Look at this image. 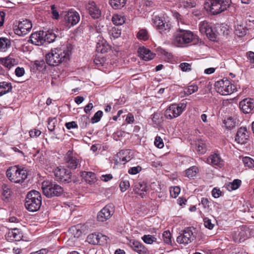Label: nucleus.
<instances>
[{"label":"nucleus","mask_w":254,"mask_h":254,"mask_svg":"<svg viewBox=\"0 0 254 254\" xmlns=\"http://www.w3.org/2000/svg\"><path fill=\"white\" fill-rule=\"evenodd\" d=\"M70 54L71 48L69 47L63 46L55 49L46 55V61L49 65L57 66L68 61Z\"/></svg>","instance_id":"1"},{"label":"nucleus","mask_w":254,"mask_h":254,"mask_svg":"<svg viewBox=\"0 0 254 254\" xmlns=\"http://www.w3.org/2000/svg\"><path fill=\"white\" fill-rule=\"evenodd\" d=\"M195 37V35L191 31L179 29L174 33L173 43L177 47H183L192 42Z\"/></svg>","instance_id":"2"},{"label":"nucleus","mask_w":254,"mask_h":254,"mask_svg":"<svg viewBox=\"0 0 254 254\" xmlns=\"http://www.w3.org/2000/svg\"><path fill=\"white\" fill-rule=\"evenodd\" d=\"M42 204V197L39 192L33 190L29 191L25 198V206L29 211L38 210Z\"/></svg>","instance_id":"3"},{"label":"nucleus","mask_w":254,"mask_h":254,"mask_svg":"<svg viewBox=\"0 0 254 254\" xmlns=\"http://www.w3.org/2000/svg\"><path fill=\"white\" fill-rule=\"evenodd\" d=\"M42 188L43 194L47 197L59 196L64 192L63 188L53 182L44 181Z\"/></svg>","instance_id":"4"},{"label":"nucleus","mask_w":254,"mask_h":254,"mask_svg":"<svg viewBox=\"0 0 254 254\" xmlns=\"http://www.w3.org/2000/svg\"><path fill=\"white\" fill-rule=\"evenodd\" d=\"M8 179L15 183H21L25 180L27 177L26 171L20 169L17 166L9 168L6 172Z\"/></svg>","instance_id":"5"},{"label":"nucleus","mask_w":254,"mask_h":254,"mask_svg":"<svg viewBox=\"0 0 254 254\" xmlns=\"http://www.w3.org/2000/svg\"><path fill=\"white\" fill-rule=\"evenodd\" d=\"M230 0H211L205 4V7H209L211 13L216 15L226 10L230 5Z\"/></svg>","instance_id":"6"},{"label":"nucleus","mask_w":254,"mask_h":254,"mask_svg":"<svg viewBox=\"0 0 254 254\" xmlns=\"http://www.w3.org/2000/svg\"><path fill=\"white\" fill-rule=\"evenodd\" d=\"M215 87L217 92L222 95H230L233 93L236 87L228 79H222L215 83Z\"/></svg>","instance_id":"7"},{"label":"nucleus","mask_w":254,"mask_h":254,"mask_svg":"<svg viewBox=\"0 0 254 254\" xmlns=\"http://www.w3.org/2000/svg\"><path fill=\"white\" fill-rule=\"evenodd\" d=\"M186 108V105L184 103L171 104L165 110L164 116L167 119L176 118L182 114Z\"/></svg>","instance_id":"8"},{"label":"nucleus","mask_w":254,"mask_h":254,"mask_svg":"<svg viewBox=\"0 0 254 254\" xmlns=\"http://www.w3.org/2000/svg\"><path fill=\"white\" fill-rule=\"evenodd\" d=\"M32 28L31 22L29 20L25 19L22 21H19L18 25H15L13 30L16 35L23 36L29 33Z\"/></svg>","instance_id":"9"},{"label":"nucleus","mask_w":254,"mask_h":254,"mask_svg":"<svg viewBox=\"0 0 254 254\" xmlns=\"http://www.w3.org/2000/svg\"><path fill=\"white\" fill-rule=\"evenodd\" d=\"M54 175L59 182L68 183L71 181V173L64 168L57 167L54 171Z\"/></svg>","instance_id":"10"},{"label":"nucleus","mask_w":254,"mask_h":254,"mask_svg":"<svg viewBox=\"0 0 254 254\" xmlns=\"http://www.w3.org/2000/svg\"><path fill=\"white\" fill-rule=\"evenodd\" d=\"M114 213V206L110 203L106 205L98 213L97 219L98 221L104 222L108 220Z\"/></svg>","instance_id":"11"},{"label":"nucleus","mask_w":254,"mask_h":254,"mask_svg":"<svg viewBox=\"0 0 254 254\" xmlns=\"http://www.w3.org/2000/svg\"><path fill=\"white\" fill-rule=\"evenodd\" d=\"M64 158L67 168L72 170H75L80 167L81 159L74 156L72 151H68Z\"/></svg>","instance_id":"12"},{"label":"nucleus","mask_w":254,"mask_h":254,"mask_svg":"<svg viewBox=\"0 0 254 254\" xmlns=\"http://www.w3.org/2000/svg\"><path fill=\"white\" fill-rule=\"evenodd\" d=\"M152 21L154 26L158 30H160V32H168L172 28V25L169 22H167L159 16L154 15Z\"/></svg>","instance_id":"13"},{"label":"nucleus","mask_w":254,"mask_h":254,"mask_svg":"<svg viewBox=\"0 0 254 254\" xmlns=\"http://www.w3.org/2000/svg\"><path fill=\"white\" fill-rule=\"evenodd\" d=\"M195 237L191 228H186L182 234L179 236L177 238V241L180 244H188L190 243Z\"/></svg>","instance_id":"14"},{"label":"nucleus","mask_w":254,"mask_h":254,"mask_svg":"<svg viewBox=\"0 0 254 254\" xmlns=\"http://www.w3.org/2000/svg\"><path fill=\"white\" fill-rule=\"evenodd\" d=\"M65 25L70 28L78 23L80 20L79 13L76 11H68L64 17Z\"/></svg>","instance_id":"15"},{"label":"nucleus","mask_w":254,"mask_h":254,"mask_svg":"<svg viewBox=\"0 0 254 254\" xmlns=\"http://www.w3.org/2000/svg\"><path fill=\"white\" fill-rule=\"evenodd\" d=\"M240 108L245 114L252 113L254 109V100L245 98L239 103Z\"/></svg>","instance_id":"16"},{"label":"nucleus","mask_w":254,"mask_h":254,"mask_svg":"<svg viewBox=\"0 0 254 254\" xmlns=\"http://www.w3.org/2000/svg\"><path fill=\"white\" fill-rule=\"evenodd\" d=\"M0 63L8 70L18 64V60L15 58L13 55H9L5 58H0Z\"/></svg>","instance_id":"17"},{"label":"nucleus","mask_w":254,"mask_h":254,"mask_svg":"<svg viewBox=\"0 0 254 254\" xmlns=\"http://www.w3.org/2000/svg\"><path fill=\"white\" fill-rule=\"evenodd\" d=\"M248 137L246 127H241L237 131L235 141L239 144H243L246 142Z\"/></svg>","instance_id":"18"},{"label":"nucleus","mask_w":254,"mask_h":254,"mask_svg":"<svg viewBox=\"0 0 254 254\" xmlns=\"http://www.w3.org/2000/svg\"><path fill=\"white\" fill-rule=\"evenodd\" d=\"M22 237L23 234L21 231L17 228L9 230L6 235V238L11 241H20Z\"/></svg>","instance_id":"19"},{"label":"nucleus","mask_w":254,"mask_h":254,"mask_svg":"<svg viewBox=\"0 0 254 254\" xmlns=\"http://www.w3.org/2000/svg\"><path fill=\"white\" fill-rule=\"evenodd\" d=\"M42 33L43 31L32 33L30 37L29 41L37 46L44 45L45 44V39L43 37V35H42Z\"/></svg>","instance_id":"20"},{"label":"nucleus","mask_w":254,"mask_h":254,"mask_svg":"<svg viewBox=\"0 0 254 254\" xmlns=\"http://www.w3.org/2000/svg\"><path fill=\"white\" fill-rule=\"evenodd\" d=\"M130 245L133 251L139 254H149L147 249L140 242L133 240L130 241Z\"/></svg>","instance_id":"21"},{"label":"nucleus","mask_w":254,"mask_h":254,"mask_svg":"<svg viewBox=\"0 0 254 254\" xmlns=\"http://www.w3.org/2000/svg\"><path fill=\"white\" fill-rule=\"evenodd\" d=\"M137 52L140 58L145 61H149L154 58L155 54L151 52L150 50L144 47H140Z\"/></svg>","instance_id":"22"},{"label":"nucleus","mask_w":254,"mask_h":254,"mask_svg":"<svg viewBox=\"0 0 254 254\" xmlns=\"http://www.w3.org/2000/svg\"><path fill=\"white\" fill-rule=\"evenodd\" d=\"M89 13L92 18H98L101 15V11L94 1L89 2L87 5Z\"/></svg>","instance_id":"23"},{"label":"nucleus","mask_w":254,"mask_h":254,"mask_svg":"<svg viewBox=\"0 0 254 254\" xmlns=\"http://www.w3.org/2000/svg\"><path fill=\"white\" fill-rule=\"evenodd\" d=\"M148 187L146 183L142 182H136L134 184L133 190L135 193L140 195L142 197H143L144 192L147 191Z\"/></svg>","instance_id":"24"},{"label":"nucleus","mask_w":254,"mask_h":254,"mask_svg":"<svg viewBox=\"0 0 254 254\" xmlns=\"http://www.w3.org/2000/svg\"><path fill=\"white\" fill-rule=\"evenodd\" d=\"M247 235L245 229L241 228L238 229L237 231L235 232L233 235V238L234 241L236 242H241L246 239L247 237Z\"/></svg>","instance_id":"25"},{"label":"nucleus","mask_w":254,"mask_h":254,"mask_svg":"<svg viewBox=\"0 0 254 254\" xmlns=\"http://www.w3.org/2000/svg\"><path fill=\"white\" fill-rule=\"evenodd\" d=\"M207 163L212 165L221 166L223 165V161L219 154L214 153L207 158Z\"/></svg>","instance_id":"26"},{"label":"nucleus","mask_w":254,"mask_h":254,"mask_svg":"<svg viewBox=\"0 0 254 254\" xmlns=\"http://www.w3.org/2000/svg\"><path fill=\"white\" fill-rule=\"evenodd\" d=\"M80 176L86 183L89 184L94 183L96 181L95 174L91 172H81Z\"/></svg>","instance_id":"27"},{"label":"nucleus","mask_w":254,"mask_h":254,"mask_svg":"<svg viewBox=\"0 0 254 254\" xmlns=\"http://www.w3.org/2000/svg\"><path fill=\"white\" fill-rule=\"evenodd\" d=\"M12 86L10 82L2 81L0 82V97L12 90Z\"/></svg>","instance_id":"28"},{"label":"nucleus","mask_w":254,"mask_h":254,"mask_svg":"<svg viewBox=\"0 0 254 254\" xmlns=\"http://www.w3.org/2000/svg\"><path fill=\"white\" fill-rule=\"evenodd\" d=\"M11 46V41L5 37L0 38V52H4Z\"/></svg>","instance_id":"29"},{"label":"nucleus","mask_w":254,"mask_h":254,"mask_svg":"<svg viewBox=\"0 0 254 254\" xmlns=\"http://www.w3.org/2000/svg\"><path fill=\"white\" fill-rule=\"evenodd\" d=\"M110 49V46L106 41L102 40L97 43L96 51L100 53H105Z\"/></svg>","instance_id":"30"},{"label":"nucleus","mask_w":254,"mask_h":254,"mask_svg":"<svg viewBox=\"0 0 254 254\" xmlns=\"http://www.w3.org/2000/svg\"><path fill=\"white\" fill-rule=\"evenodd\" d=\"M42 35L45 39V43H51L55 41L56 38V34L52 31H44Z\"/></svg>","instance_id":"31"},{"label":"nucleus","mask_w":254,"mask_h":254,"mask_svg":"<svg viewBox=\"0 0 254 254\" xmlns=\"http://www.w3.org/2000/svg\"><path fill=\"white\" fill-rule=\"evenodd\" d=\"M127 0H109L111 6L115 9H119L123 7Z\"/></svg>","instance_id":"32"},{"label":"nucleus","mask_w":254,"mask_h":254,"mask_svg":"<svg viewBox=\"0 0 254 254\" xmlns=\"http://www.w3.org/2000/svg\"><path fill=\"white\" fill-rule=\"evenodd\" d=\"M2 199L3 200H5L10 197L11 193V190L9 187L6 184L2 185Z\"/></svg>","instance_id":"33"},{"label":"nucleus","mask_w":254,"mask_h":254,"mask_svg":"<svg viewBox=\"0 0 254 254\" xmlns=\"http://www.w3.org/2000/svg\"><path fill=\"white\" fill-rule=\"evenodd\" d=\"M112 21L116 25H121L125 22V18L119 14H114L112 17Z\"/></svg>","instance_id":"34"},{"label":"nucleus","mask_w":254,"mask_h":254,"mask_svg":"<svg viewBox=\"0 0 254 254\" xmlns=\"http://www.w3.org/2000/svg\"><path fill=\"white\" fill-rule=\"evenodd\" d=\"M98 237V233L90 234L87 236L86 241L92 245H98L99 239Z\"/></svg>","instance_id":"35"},{"label":"nucleus","mask_w":254,"mask_h":254,"mask_svg":"<svg viewBox=\"0 0 254 254\" xmlns=\"http://www.w3.org/2000/svg\"><path fill=\"white\" fill-rule=\"evenodd\" d=\"M196 150L199 154H204L206 151V145L205 143L201 140H198L196 143Z\"/></svg>","instance_id":"36"},{"label":"nucleus","mask_w":254,"mask_h":254,"mask_svg":"<svg viewBox=\"0 0 254 254\" xmlns=\"http://www.w3.org/2000/svg\"><path fill=\"white\" fill-rule=\"evenodd\" d=\"M185 172L186 176L189 178H191L196 175L198 172V169L197 167L193 166L187 169Z\"/></svg>","instance_id":"37"},{"label":"nucleus","mask_w":254,"mask_h":254,"mask_svg":"<svg viewBox=\"0 0 254 254\" xmlns=\"http://www.w3.org/2000/svg\"><path fill=\"white\" fill-rule=\"evenodd\" d=\"M241 184V181L239 179H235L232 182L229 183L227 186V189L229 191L238 189Z\"/></svg>","instance_id":"38"},{"label":"nucleus","mask_w":254,"mask_h":254,"mask_svg":"<svg viewBox=\"0 0 254 254\" xmlns=\"http://www.w3.org/2000/svg\"><path fill=\"white\" fill-rule=\"evenodd\" d=\"M247 30L243 25H237L235 28V34L239 37H242L246 34Z\"/></svg>","instance_id":"39"},{"label":"nucleus","mask_w":254,"mask_h":254,"mask_svg":"<svg viewBox=\"0 0 254 254\" xmlns=\"http://www.w3.org/2000/svg\"><path fill=\"white\" fill-rule=\"evenodd\" d=\"M151 119L154 124V127H157L163 122L162 118H160V114L159 113H154L151 116Z\"/></svg>","instance_id":"40"},{"label":"nucleus","mask_w":254,"mask_h":254,"mask_svg":"<svg viewBox=\"0 0 254 254\" xmlns=\"http://www.w3.org/2000/svg\"><path fill=\"white\" fill-rule=\"evenodd\" d=\"M198 89V86L195 84H191L186 88L184 90L185 95H190L195 92Z\"/></svg>","instance_id":"41"},{"label":"nucleus","mask_w":254,"mask_h":254,"mask_svg":"<svg viewBox=\"0 0 254 254\" xmlns=\"http://www.w3.org/2000/svg\"><path fill=\"white\" fill-rule=\"evenodd\" d=\"M242 161L245 166L250 168H254V160L252 158L249 157H245L243 158Z\"/></svg>","instance_id":"42"},{"label":"nucleus","mask_w":254,"mask_h":254,"mask_svg":"<svg viewBox=\"0 0 254 254\" xmlns=\"http://www.w3.org/2000/svg\"><path fill=\"white\" fill-rule=\"evenodd\" d=\"M89 123V118L86 116H82L79 120V125L81 128L86 127Z\"/></svg>","instance_id":"43"},{"label":"nucleus","mask_w":254,"mask_h":254,"mask_svg":"<svg viewBox=\"0 0 254 254\" xmlns=\"http://www.w3.org/2000/svg\"><path fill=\"white\" fill-rule=\"evenodd\" d=\"M137 37L140 39L146 41L148 39V32L146 29L140 30L137 34Z\"/></svg>","instance_id":"44"},{"label":"nucleus","mask_w":254,"mask_h":254,"mask_svg":"<svg viewBox=\"0 0 254 254\" xmlns=\"http://www.w3.org/2000/svg\"><path fill=\"white\" fill-rule=\"evenodd\" d=\"M57 119L55 118H50L48 121V128L50 132H53L55 128Z\"/></svg>","instance_id":"45"},{"label":"nucleus","mask_w":254,"mask_h":254,"mask_svg":"<svg viewBox=\"0 0 254 254\" xmlns=\"http://www.w3.org/2000/svg\"><path fill=\"white\" fill-rule=\"evenodd\" d=\"M210 26V25L206 21H201L199 25V31L202 34H203L204 33H206Z\"/></svg>","instance_id":"46"},{"label":"nucleus","mask_w":254,"mask_h":254,"mask_svg":"<svg viewBox=\"0 0 254 254\" xmlns=\"http://www.w3.org/2000/svg\"><path fill=\"white\" fill-rule=\"evenodd\" d=\"M203 35H206V36L211 41H215L216 37V35L213 30L211 26H210V27L208 28L206 33H204Z\"/></svg>","instance_id":"47"},{"label":"nucleus","mask_w":254,"mask_h":254,"mask_svg":"<svg viewBox=\"0 0 254 254\" xmlns=\"http://www.w3.org/2000/svg\"><path fill=\"white\" fill-rule=\"evenodd\" d=\"M143 242L147 244H152L156 241V238L150 235H145L142 237Z\"/></svg>","instance_id":"48"},{"label":"nucleus","mask_w":254,"mask_h":254,"mask_svg":"<svg viewBox=\"0 0 254 254\" xmlns=\"http://www.w3.org/2000/svg\"><path fill=\"white\" fill-rule=\"evenodd\" d=\"M224 124H225L226 127L229 129L234 128L236 126L235 122L231 118H229L227 120H224Z\"/></svg>","instance_id":"49"},{"label":"nucleus","mask_w":254,"mask_h":254,"mask_svg":"<svg viewBox=\"0 0 254 254\" xmlns=\"http://www.w3.org/2000/svg\"><path fill=\"white\" fill-rule=\"evenodd\" d=\"M103 115V112L101 111H97L92 117L91 121L92 123H97L100 121L101 118Z\"/></svg>","instance_id":"50"},{"label":"nucleus","mask_w":254,"mask_h":254,"mask_svg":"<svg viewBox=\"0 0 254 254\" xmlns=\"http://www.w3.org/2000/svg\"><path fill=\"white\" fill-rule=\"evenodd\" d=\"M163 238L164 242L167 244H171V234L169 231H165L162 235Z\"/></svg>","instance_id":"51"},{"label":"nucleus","mask_w":254,"mask_h":254,"mask_svg":"<svg viewBox=\"0 0 254 254\" xmlns=\"http://www.w3.org/2000/svg\"><path fill=\"white\" fill-rule=\"evenodd\" d=\"M180 68L183 71H190L191 70V65L187 63H181L179 65Z\"/></svg>","instance_id":"52"},{"label":"nucleus","mask_w":254,"mask_h":254,"mask_svg":"<svg viewBox=\"0 0 254 254\" xmlns=\"http://www.w3.org/2000/svg\"><path fill=\"white\" fill-rule=\"evenodd\" d=\"M129 187V183L128 181H122L120 184V188L122 192H125Z\"/></svg>","instance_id":"53"},{"label":"nucleus","mask_w":254,"mask_h":254,"mask_svg":"<svg viewBox=\"0 0 254 254\" xmlns=\"http://www.w3.org/2000/svg\"><path fill=\"white\" fill-rule=\"evenodd\" d=\"M180 188L179 187H175L170 190V195L172 197L176 198L180 192Z\"/></svg>","instance_id":"54"},{"label":"nucleus","mask_w":254,"mask_h":254,"mask_svg":"<svg viewBox=\"0 0 254 254\" xmlns=\"http://www.w3.org/2000/svg\"><path fill=\"white\" fill-rule=\"evenodd\" d=\"M204 225L205 227L210 230L213 228L214 224L211 223V220L207 217L203 218Z\"/></svg>","instance_id":"55"},{"label":"nucleus","mask_w":254,"mask_h":254,"mask_svg":"<svg viewBox=\"0 0 254 254\" xmlns=\"http://www.w3.org/2000/svg\"><path fill=\"white\" fill-rule=\"evenodd\" d=\"M98 238L99 239H98L99 244L98 245H104L107 243V240L108 238L106 236L100 233H98Z\"/></svg>","instance_id":"56"},{"label":"nucleus","mask_w":254,"mask_h":254,"mask_svg":"<svg viewBox=\"0 0 254 254\" xmlns=\"http://www.w3.org/2000/svg\"><path fill=\"white\" fill-rule=\"evenodd\" d=\"M154 144L159 148H162L164 146L162 139L160 136H156L154 141Z\"/></svg>","instance_id":"57"},{"label":"nucleus","mask_w":254,"mask_h":254,"mask_svg":"<svg viewBox=\"0 0 254 254\" xmlns=\"http://www.w3.org/2000/svg\"><path fill=\"white\" fill-rule=\"evenodd\" d=\"M141 170V167L139 166H137L136 167H133L130 168L128 172L129 174L131 175H135L138 173Z\"/></svg>","instance_id":"58"},{"label":"nucleus","mask_w":254,"mask_h":254,"mask_svg":"<svg viewBox=\"0 0 254 254\" xmlns=\"http://www.w3.org/2000/svg\"><path fill=\"white\" fill-rule=\"evenodd\" d=\"M183 4L184 7L186 8H190L194 7L196 5V3L193 1H184L183 2Z\"/></svg>","instance_id":"59"},{"label":"nucleus","mask_w":254,"mask_h":254,"mask_svg":"<svg viewBox=\"0 0 254 254\" xmlns=\"http://www.w3.org/2000/svg\"><path fill=\"white\" fill-rule=\"evenodd\" d=\"M34 65L37 70H41L44 67L45 62L44 61H36Z\"/></svg>","instance_id":"60"},{"label":"nucleus","mask_w":254,"mask_h":254,"mask_svg":"<svg viewBox=\"0 0 254 254\" xmlns=\"http://www.w3.org/2000/svg\"><path fill=\"white\" fill-rule=\"evenodd\" d=\"M15 75L18 77L22 76L25 73V70L23 67H17L15 70Z\"/></svg>","instance_id":"61"},{"label":"nucleus","mask_w":254,"mask_h":254,"mask_svg":"<svg viewBox=\"0 0 254 254\" xmlns=\"http://www.w3.org/2000/svg\"><path fill=\"white\" fill-rule=\"evenodd\" d=\"M201 203L204 208L209 209L210 206L209 203L210 202L209 201L208 198L204 197L202 198L201 200Z\"/></svg>","instance_id":"62"},{"label":"nucleus","mask_w":254,"mask_h":254,"mask_svg":"<svg viewBox=\"0 0 254 254\" xmlns=\"http://www.w3.org/2000/svg\"><path fill=\"white\" fill-rule=\"evenodd\" d=\"M52 9V17L54 19H58L59 18V14L58 11L56 9V7L55 5H52L51 6Z\"/></svg>","instance_id":"63"},{"label":"nucleus","mask_w":254,"mask_h":254,"mask_svg":"<svg viewBox=\"0 0 254 254\" xmlns=\"http://www.w3.org/2000/svg\"><path fill=\"white\" fill-rule=\"evenodd\" d=\"M65 126L68 129H70L73 128H77L78 126L75 122L72 121L65 123Z\"/></svg>","instance_id":"64"}]
</instances>
